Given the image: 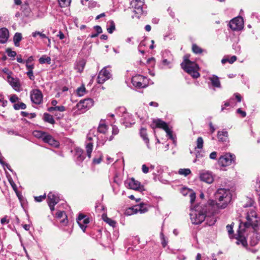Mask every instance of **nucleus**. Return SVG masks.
<instances>
[{
  "label": "nucleus",
  "instance_id": "nucleus-4",
  "mask_svg": "<svg viewBox=\"0 0 260 260\" xmlns=\"http://www.w3.org/2000/svg\"><path fill=\"white\" fill-rule=\"evenodd\" d=\"M181 67L185 72L190 75L193 78L196 79L200 77L198 65L190 61L186 56L184 57V60L181 63Z\"/></svg>",
  "mask_w": 260,
  "mask_h": 260
},
{
  "label": "nucleus",
  "instance_id": "nucleus-10",
  "mask_svg": "<svg viewBox=\"0 0 260 260\" xmlns=\"http://www.w3.org/2000/svg\"><path fill=\"white\" fill-rule=\"evenodd\" d=\"M200 179L208 184L212 183L214 181V178L211 172L207 170H201L199 171Z\"/></svg>",
  "mask_w": 260,
  "mask_h": 260
},
{
  "label": "nucleus",
  "instance_id": "nucleus-43",
  "mask_svg": "<svg viewBox=\"0 0 260 260\" xmlns=\"http://www.w3.org/2000/svg\"><path fill=\"white\" fill-rule=\"evenodd\" d=\"M86 92V88L84 86H81L77 89V93L79 96H83Z\"/></svg>",
  "mask_w": 260,
  "mask_h": 260
},
{
  "label": "nucleus",
  "instance_id": "nucleus-50",
  "mask_svg": "<svg viewBox=\"0 0 260 260\" xmlns=\"http://www.w3.org/2000/svg\"><path fill=\"white\" fill-rule=\"evenodd\" d=\"M167 133V135L169 137V138L173 141L174 142V138L172 134V132L169 129V127H167V129L165 130Z\"/></svg>",
  "mask_w": 260,
  "mask_h": 260
},
{
  "label": "nucleus",
  "instance_id": "nucleus-38",
  "mask_svg": "<svg viewBox=\"0 0 260 260\" xmlns=\"http://www.w3.org/2000/svg\"><path fill=\"white\" fill-rule=\"evenodd\" d=\"M178 174L186 177L191 174V171L189 169H180Z\"/></svg>",
  "mask_w": 260,
  "mask_h": 260
},
{
  "label": "nucleus",
  "instance_id": "nucleus-32",
  "mask_svg": "<svg viewBox=\"0 0 260 260\" xmlns=\"http://www.w3.org/2000/svg\"><path fill=\"white\" fill-rule=\"evenodd\" d=\"M47 110L51 113H54L55 111L64 112L66 110V108L63 106H55L49 107Z\"/></svg>",
  "mask_w": 260,
  "mask_h": 260
},
{
  "label": "nucleus",
  "instance_id": "nucleus-46",
  "mask_svg": "<svg viewBox=\"0 0 260 260\" xmlns=\"http://www.w3.org/2000/svg\"><path fill=\"white\" fill-rule=\"evenodd\" d=\"M204 141L202 137H198L197 140V147L196 148L202 149L203 147Z\"/></svg>",
  "mask_w": 260,
  "mask_h": 260
},
{
  "label": "nucleus",
  "instance_id": "nucleus-25",
  "mask_svg": "<svg viewBox=\"0 0 260 260\" xmlns=\"http://www.w3.org/2000/svg\"><path fill=\"white\" fill-rule=\"evenodd\" d=\"M21 9L24 16L29 17L31 14V11L28 6L27 2H25L21 6Z\"/></svg>",
  "mask_w": 260,
  "mask_h": 260
},
{
  "label": "nucleus",
  "instance_id": "nucleus-23",
  "mask_svg": "<svg viewBox=\"0 0 260 260\" xmlns=\"http://www.w3.org/2000/svg\"><path fill=\"white\" fill-rule=\"evenodd\" d=\"M55 217L58 219H60L62 218L63 219L60 221V223L63 225H66L67 224V216L64 211H58L55 214Z\"/></svg>",
  "mask_w": 260,
  "mask_h": 260
},
{
  "label": "nucleus",
  "instance_id": "nucleus-26",
  "mask_svg": "<svg viewBox=\"0 0 260 260\" xmlns=\"http://www.w3.org/2000/svg\"><path fill=\"white\" fill-rule=\"evenodd\" d=\"M210 210L208 211L205 220H206L207 224L211 226L215 223L216 219L214 216L213 215L212 212H210Z\"/></svg>",
  "mask_w": 260,
  "mask_h": 260
},
{
  "label": "nucleus",
  "instance_id": "nucleus-1",
  "mask_svg": "<svg viewBox=\"0 0 260 260\" xmlns=\"http://www.w3.org/2000/svg\"><path fill=\"white\" fill-rule=\"evenodd\" d=\"M246 218L245 222L240 223L239 230L235 237L237 240L236 243L237 245L241 244L244 247L247 246L246 239L243 233L244 229L251 227L254 232H257L258 226L260 224V218L254 208L250 209L247 211Z\"/></svg>",
  "mask_w": 260,
  "mask_h": 260
},
{
  "label": "nucleus",
  "instance_id": "nucleus-29",
  "mask_svg": "<svg viewBox=\"0 0 260 260\" xmlns=\"http://www.w3.org/2000/svg\"><path fill=\"white\" fill-rule=\"evenodd\" d=\"M209 80L211 81L213 86L217 88L220 87V82L217 76L215 75H212V76L209 77Z\"/></svg>",
  "mask_w": 260,
  "mask_h": 260
},
{
  "label": "nucleus",
  "instance_id": "nucleus-14",
  "mask_svg": "<svg viewBox=\"0 0 260 260\" xmlns=\"http://www.w3.org/2000/svg\"><path fill=\"white\" fill-rule=\"evenodd\" d=\"M116 113L121 117H123L122 122L125 125V126H129L135 123V122H132L130 121L126 120V117L125 116L129 117V114L126 112L125 107H121L118 108L117 109H116Z\"/></svg>",
  "mask_w": 260,
  "mask_h": 260
},
{
  "label": "nucleus",
  "instance_id": "nucleus-61",
  "mask_svg": "<svg viewBox=\"0 0 260 260\" xmlns=\"http://www.w3.org/2000/svg\"><path fill=\"white\" fill-rule=\"evenodd\" d=\"M237 113L241 114L242 117H245L246 116V112L242 111L240 108H239L237 110Z\"/></svg>",
  "mask_w": 260,
  "mask_h": 260
},
{
  "label": "nucleus",
  "instance_id": "nucleus-55",
  "mask_svg": "<svg viewBox=\"0 0 260 260\" xmlns=\"http://www.w3.org/2000/svg\"><path fill=\"white\" fill-rule=\"evenodd\" d=\"M0 163L3 165L4 169H5V168H7L10 171L12 172V170L11 169L10 166L8 164L4 162V161H3V160H2L1 159H0Z\"/></svg>",
  "mask_w": 260,
  "mask_h": 260
},
{
  "label": "nucleus",
  "instance_id": "nucleus-15",
  "mask_svg": "<svg viewBox=\"0 0 260 260\" xmlns=\"http://www.w3.org/2000/svg\"><path fill=\"white\" fill-rule=\"evenodd\" d=\"M31 102L37 105L40 104L43 100V94L39 89L33 90L30 93Z\"/></svg>",
  "mask_w": 260,
  "mask_h": 260
},
{
  "label": "nucleus",
  "instance_id": "nucleus-49",
  "mask_svg": "<svg viewBox=\"0 0 260 260\" xmlns=\"http://www.w3.org/2000/svg\"><path fill=\"white\" fill-rule=\"evenodd\" d=\"M6 52L9 57H14L16 55V52L14 51H12L10 48H8L6 49Z\"/></svg>",
  "mask_w": 260,
  "mask_h": 260
},
{
  "label": "nucleus",
  "instance_id": "nucleus-13",
  "mask_svg": "<svg viewBox=\"0 0 260 260\" xmlns=\"http://www.w3.org/2000/svg\"><path fill=\"white\" fill-rule=\"evenodd\" d=\"M125 184L128 186L129 188L139 191L144 190V186L141 185L140 182L136 180L134 178H132L127 180Z\"/></svg>",
  "mask_w": 260,
  "mask_h": 260
},
{
  "label": "nucleus",
  "instance_id": "nucleus-51",
  "mask_svg": "<svg viewBox=\"0 0 260 260\" xmlns=\"http://www.w3.org/2000/svg\"><path fill=\"white\" fill-rule=\"evenodd\" d=\"M58 3L60 7L64 8L68 6L69 3H68L67 0H58Z\"/></svg>",
  "mask_w": 260,
  "mask_h": 260
},
{
  "label": "nucleus",
  "instance_id": "nucleus-22",
  "mask_svg": "<svg viewBox=\"0 0 260 260\" xmlns=\"http://www.w3.org/2000/svg\"><path fill=\"white\" fill-rule=\"evenodd\" d=\"M42 140L44 142L47 143L50 145L55 147L58 146V142L55 141L51 135H48L46 133H45Z\"/></svg>",
  "mask_w": 260,
  "mask_h": 260
},
{
  "label": "nucleus",
  "instance_id": "nucleus-63",
  "mask_svg": "<svg viewBox=\"0 0 260 260\" xmlns=\"http://www.w3.org/2000/svg\"><path fill=\"white\" fill-rule=\"evenodd\" d=\"M142 171L144 173L146 174L149 172V168L147 167V166L145 164L142 165Z\"/></svg>",
  "mask_w": 260,
  "mask_h": 260
},
{
  "label": "nucleus",
  "instance_id": "nucleus-57",
  "mask_svg": "<svg viewBox=\"0 0 260 260\" xmlns=\"http://www.w3.org/2000/svg\"><path fill=\"white\" fill-rule=\"evenodd\" d=\"M256 188L257 192L260 193V176L256 180Z\"/></svg>",
  "mask_w": 260,
  "mask_h": 260
},
{
  "label": "nucleus",
  "instance_id": "nucleus-42",
  "mask_svg": "<svg viewBox=\"0 0 260 260\" xmlns=\"http://www.w3.org/2000/svg\"><path fill=\"white\" fill-rule=\"evenodd\" d=\"M15 110H18L19 109H25L26 108V105L23 103H19L15 104L13 106Z\"/></svg>",
  "mask_w": 260,
  "mask_h": 260
},
{
  "label": "nucleus",
  "instance_id": "nucleus-27",
  "mask_svg": "<svg viewBox=\"0 0 260 260\" xmlns=\"http://www.w3.org/2000/svg\"><path fill=\"white\" fill-rule=\"evenodd\" d=\"M217 137L219 141L222 142H226L228 139V133L225 130L218 131L217 134Z\"/></svg>",
  "mask_w": 260,
  "mask_h": 260
},
{
  "label": "nucleus",
  "instance_id": "nucleus-56",
  "mask_svg": "<svg viewBox=\"0 0 260 260\" xmlns=\"http://www.w3.org/2000/svg\"><path fill=\"white\" fill-rule=\"evenodd\" d=\"M189 197L190 198V202L191 204L193 203L194 202V201L196 200V198L195 193H194V192L190 193Z\"/></svg>",
  "mask_w": 260,
  "mask_h": 260
},
{
  "label": "nucleus",
  "instance_id": "nucleus-59",
  "mask_svg": "<svg viewBox=\"0 0 260 260\" xmlns=\"http://www.w3.org/2000/svg\"><path fill=\"white\" fill-rule=\"evenodd\" d=\"M102 155H100V157L98 158H94L93 159V163L94 164H99L102 161Z\"/></svg>",
  "mask_w": 260,
  "mask_h": 260
},
{
  "label": "nucleus",
  "instance_id": "nucleus-20",
  "mask_svg": "<svg viewBox=\"0 0 260 260\" xmlns=\"http://www.w3.org/2000/svg\"><path fill=\"white\" fill-rule=\"evenodd\" d=\"M9 37V32L8 29L2 28L0 29V43H6Z\"/></svg>",
  "mask_w": 260,
  "mask_h": 260
},
{
  "label": "nucleus",
  "instance_id": "nucleus-37",
  "mask_svg": "<svg viewBox=\"0 0 260 260\" xmlns=\"http://www.w3.org/2000/svg\"><path fill=\"white\" fill-rule=\"evenodd\" d=\"M108 26L107 30L109 34H112L115 29V23L113 20H110L108 22Z\"/></svg>",
  "mask_w": 260,
  "mask_h": 260
},
{
  "label": "nucleus",
  "instance_id": "nucleus-6",
  "mask_svg": "<svg viewBox=\"0 0 260 260\" xmlns=\"http://www.w3.org/2000/svg\"><path fill=\"white\" fill-rule=\"evenodd\" d=\"M133 85L138 88H145L147 86L148 80L143 76L137 75L132 77Z\"/></svg>",
  "mask_w": 260,
  "mask_h": 260
},
{
  "label": "nucleus",
  "instance_id": "nucleus-45",
  "mask_svg": "<svg viewBox=\"0 0 260 260\" xmlns=\"http://www.w3.org/2000/svg\"><path fill=\"white\" fill-rule=\"evenodd\" d=\"M9 182L10 184H11L12 187L13 188V190L15 191V192L17 194V196L20 199V195L18 191L17 185L15 184V183L14 182V181L12 180V179L11 178L9 179Z\"/></svg>",
  "mask_w": 260,
  "mask_h": 260
},
{
  "label": "nucleus",
  "instance_id": "nucleus-58",
  "mask_svg": "<svg viewBox=\"0 0 260 260\" xmlns=\"http://www.w3.org/2000/svg\"><path fill=\"white\" fill-rule=\"evenodd\" d=\"M96 5H97V3L93 1H89V3H88V7L89 8H94L96 6Z\"/></svg>",
  "mask_w": 260,
  "mask_h": 260
},
{
  "label": "nucleus",
  "instance_id": "nucleus-31",
  "mask_svg": "<svg viewBox=\"0 0 260 260\" xmlns=\"http://www.w3.org/2000/svg\"><path fill=\"white\" fill-rule=\"evenodd\" d=\"M22 39V34L20 32H16L15 34L13 37V41L14 45L18 47L20 46V42Z\"/></svg>",
  "mask_w": 260,
  "mask_h": 260
},
{
  "label": "nucleus",
  "instance_id": "nucleus-28",
  "mask_svg": "<svg viewBox=\"0 0 260 260\" xmlns=\"http://www.w3.org/2000/svg\"><path fill=\"white\" fill-rule=\"evenodd\" d=\"M85 63V61L83 59L77 61L75 64V69L78 72L81 73L84 70Z\"/></svg>",
  "mask_w": 260,
  "mask_h": 260
},
{
  "label": "nucleus",
  "instance_id": "nucleus-53",
  "mask_svg": "<svg viewBox=\"0 0 260 260\" xmlns=\"http://www.w3.org/2000/svg\"><path fill=\"white\" fill-rule=\"evenodd\" d=\"M19 98L16 94H13L10 98V101L11 103H14L19 101Z\"/></svg>",
  "mask_w": 260,
  "mask_h": 260
},
{
  "label": "nucleus",
  "instance_id": "nucleus-30",
  "mask_svg": "<svg viewBox=\"0 0 260 260\" xmlns=\"http://www.w3.org/2000/svg\"><path fill=\"white\" fill-rule=\"evenodd\" d=\"M136 212L140 213H144L148 211L147 205L144 203H141L135 206Z\"/></svg>",
  "mask_w": 260,
  "mask_h": 260
},
{
  "label": "nucleus",
  "instance_id": "nucleus-3",
  "mask_svg": "<svg viewBox=\"0 0 260 260\" xmlns=\"http://www.w3.org/2000/svg\"><path fill=\"white\" fill-rule=\"evenodd\" d=\"M216 205L218 208L224 209L232 199L230 190L225 188H219L215 193Z\"/></svg>",
  "mask_w": 260,
  "mask_h": 260
},
{
  "label": "nucleus",
  "instance_id": "nucleus-17",
  "mask_svg": "<svg viewBox=\"0 0 260 260\" xmlns=\"http://www.w3.org/2000/svg\"><path fill=\"white\" fill-rule=\"evenodd\" d=\"M34 60V57L32 56H29L28 59L26 60V67L27 69L28 70V72L26 73L27 75L28 76L29 78L34 80L35 79V77L33 74V69L34 68V64H29V62H32Z\"/></svg>",
  "mask_w": 260,
  "mask_h": 260
},
{
  "label": "nucleus",
  "instance_id": "nucleus-62",
  "mask_svg": "<svg viewBox=\"0 0 260 260\" xmlns=\"http://www.w3.org/2000/svg\"><path fill=\"white\" fill-rule=\"evenodd\" d=\"M160 236H161V243H162V246L164 247H165L167 245V242L166 241V240L165 239L164 235H163V234L162 233L160 234Z\"/></svg>",
  "mask_w": 260,
  "mask_h": 260
},
{
  "label": "nucleus",
  "instance_id": "nucleus-54",
  "mask_svg": "<svg viewBox=\"0 0 260 260\" xmlns=\"http://www.w3.org/2000/svg\"><path fill=\"white\" fill-rule=\"evenodd\" d=\"M46 198V194L43 196H40L38 197H35V200L36 202H40Z\"/></svg>",
  "mask_w": 260,
  "mask_h": 260
},
{
  "label": "nucleus",
  "instance_id": "nucleus-5",
  "mask_svg": "<svg viewBox=\"0 0 260 260\" xmlns=\"http://www.w3.org/2000/svg\"><path fill=\"white\" fill-rule=\"evenodd\" d=\"M95 129H91L87 135V140L85 142V148L87 155L89 158H91V153L93 150V138H95L99 140L98 137H96L95 134Z\"/></svg>",
  "mask_w": 260,
  "mask_h": 260
},
{
  "label": "nucleus",
  "instance_id": "nucleus-34",
  "mask_svg": "<svg viewBox=\"0 0 260 260\" xmlns=\"http://www.w3.org/2000/svg\"><path fill=\"white\" fill-rule=\"evenodd\" d=\"M108 129V126L107 125L103 122H101L99 124L98 128V132L96 133H100L103 134H106Z\"/></svg>",
  "mask_w": 260,
  "mask_h": 260
},
{
  "label": "nucleus",
  "instance_id": "nucleus-44",
  "mask_svg": "<svg viewBox=\"0 0 260 260\" xmlns=\"http://www.w3.org/2000/svg\"><path fill=\"white\" fill-rule=\"evenodd\" d=\"M45 133L42 131L36 130L33 132V135L36 138L43 139Z\"/></svg>",
  "mask_w": 260,
  "mask_h": 260
},
{
  "label": "nucleus",
  "instance_id": "nucleus-12",
  "mask_svg": "<svg viewBox=\"0 0 260 260\" xmlns=\"http://www.w3.org/2000/svg\"><path fill=\"white\" fill-rule=\"evenodd\" d=\"M230 27L233 30H241L243 26V20L242 17H237L230 21Z\"/></svg>",
  "mask_w": 260,
  "mask_h": 260
},
{
  "label": "nucleus",
  "instance_id": "nucleus-33",
  "mask_svg": "<svg viewBox=\"0 0 260 260\" xmlns=\"http://www.w3.org/2000/svg\"><path fill=\"white\" fill-rule=\"evenodd\" d=\"M43 120L48 123L53 124L55 123V120L53 116L49 113H45L43 115Z\"/></svg>",
  "mask_w": 260,
  "mask_h": 260
},
{
  "label": "nucleus",
  "instance_id": "nucleus-18",
  "mask_svg": "<svg viewBox=\"0 0 260 260\" xmlns=\"http://www.w3.org/2000/svg\"><path fill=\"white\" fill-rule=\"evenodd\" d=\"M8 81L13 87V88L16 91H20L21 90V84L18 78H15L10 76H8Z\"/></svg>",
  "mask_w": 260,
  "mask_h": 260
},
{
  "label": "nucleus",
  "instance_id": "nucleus-9",
  "mask_svg": "<svg viewBox=\"0 0 260 260\" xmlns=\"http://www.w3.org/2000/svg\"><path fill=\"white\" fill-rule=\"evenodd\" d=\"M144 3L143 0H132L131 2V7L134 9V12L138 15V17L144 13Z\"/></svg>",
  "mask_w": 260,
  "mask_h": 260
},
{
  "label": "nucleus",
  "instance_id": "nucleus-40",
  "mask_svg": "<svg viewBox=\"0 0 260 260\" xmlns=\"http://www.w3.org/2000/svg\"><path fill=\"white\" fill-rule=\"evenodd\" d=\"M137 212L136 210V207L135 206L128 208L125 211V214L126 215H131L134 214H136Z\"/></svg>",
  "mask_w": 260,
  "mask_h": 260
},
{
  "label": "nucleus",
  "instance_id": "nucleus-8",
  "mask_svg": "<svg viewBox=\"0 0 260 260\" xmlns=\"http://www.w3.org/2000/svg\"><path fill=\"white\" fill-rule=\"evenodd\" d=\"M108 67H104L102 69L98 75L97 82L99 84H103L112 77L111 70H108Z\"/></svg>",
  "mask_w": 260,
  "mask_h": 260
},
{
  "label": "nucleus",
  "instance_id": "nucleus-41",
  "mask_svg": "<svg viewBox=\"0 0 260 260\" xmlns=\"http://www.w3.org/2000/svg\"><path fill=\"white\" fill-rule=\"evenodd\" d=\"M192 50L193 52V53H194L196 54H200L204 51L201 48H200L199 46H198L196 44L192 45Z\"/></svg>",
  "mask_w": 260,
  "mask_h": 260
},
{
  "label": "nucleus",
  "instance_id": "nucleus-21",
  "mask_svg": "<svg viewBox=\"0 0 260 260\" xmlns=\"http://www.w3.org/2000/svg\"><path fill=\"white\" fill-rule=\"evenodd\" d=\"M154 126L162 128L164 130L167 129V127H169L165 121L160 119H153V124H151V127L154 128Z\"/></svg>",
  "mask_w": 260,
  "mask_h": 260
},
{
  "label": "nucleus",
  "instance_id": "nucleus-16",
  "mask_svg": "<svg viewBox=\"0 0 260 260\" xmlns=\"http://www.w3.org/2000/svg\"><path fill=\"white\" fill-rule=\"evenodd\" d=\"M77 222L82 230L85 232L87 228V225L89 222V220L85 215L80 214L77 218Z\"/></svg>",
  "mask_w": 260,
  "mask_h": 260
},
{
  "label": "nucleus",
  "instance_id": "nucleus-48",
  "mask_svg": "<svg viewBox=\"0 0 260 260\" xmlns=\"http://www.w3.org/2000/svg\"><path fill=\"white\" fill-rule=\"evenodd\" d=\"M8 104V101L4 99V95L0 94V106L5 107Z\"/></svg>",
  "mask_w": 260,
  "mask_h": 260
},
{
  "label": "nucleus",
  "instance_id": "nucleus-64",
  "mask_svg": "<svg viewBox=\"0 0 260 260\" xmlns=\"http://www.w3.org/2000/svg\"><path fill=\"white\" fill-rule=\"evenodd\" d=\"M94 28L98 35L102 32V29L100 26L96 25Z\"/></svg>",
  "mask_w": 260,
  "mask_h": 260
},
{
  "label": "nucleus",
  "instance_id": "nucleus-24",
  "mask_svg": "<svg viewBox=\"0 0 260 260\" xmlns=\"http://www.w3.org/2000/svg\"><path fill=\"white\" fill-rule=\"evenodd\" d=\"M140 136L143 139L145 143H146L147 147L148 149L150 148L149 145V139L147 136L146 129L145 128H142L140 132Z\"/></svg>",
  "mask_w": 260,
  "mask_h": 260
},
{
  "label": "nucleus",
  "instance_id": "nucleus-11",
  "mask_svg": "<svg viewBox=\"0 0 260 260\" xmlns=\"http://www.w3.org/2000/svg\"><path fill=\"white\" fill-rule=\"evenodd\" d=\"M93 105V101L90 98L80 101L77 105V108L83 112L89 109Z\"/></svg>",
  "mask_w": 260,
  "mask_h": 260
},
{
  "label": "nucleus",
  "instance_id": "nucleus-39",
  "mask_svg": "<svg viewBox=\"0 0 260 260\" xmlns=\"http://www.w3.org/2000/svg\"><path fill=\"white\" fill-rule=\"evenodd\" d=\"M39 62L41 64H43L45 63H47L48 64H50L51 63V58L50 57H44L42 56L39 59Z\"/></svg>",
  "mask_w": 260,
  "mask_h": 260
},
{
  "label": "nucleus",
  "instance_id": "nucleus-19",
  "mask_svg": "<svg viewBox=\"0 0 260 260\" xmlns=\"http://www.w3.org/2000/svg\"><path fill=\"white\" fill-rule=\"evenodd\" d=\"M60 201L58 194L56 192H50L47 196V203L56 205Z\"/></svg>",
  "mask_w": 260,
  "mask_h": 260
},
{
  "label": "nucleus",
  "instance_id": "nucleus-60",
  "mask_svg": "<svg viewBox=\"0 0 260 260\" xmlns=\"http://www.w3.org/2000/svg\"><path fill=\"white\" fill-rule=\"evenodd\" d=\"M118 133H119V129H118V127L115 125H113L112 126V134L113 135H116L118 134Z\"/></svg>",
  "mask_w": 260,
  "mask_h": 260
},
{
  "label": "nucleus",
  "instance_id": "nucleus-52",
  "mask_svg": "<svg viewBox=\"0 0 260 260\" xmlns=\"http://www.w3.org/2000/svg\"><path fill=\"white\" fill-rule=\"evenodd\" d=\"M226 228L230 236L233 234V225L232 224L227 225Z\"/></svg>",
  "mask_w": 260,
  "mask_h": 260
},
{
  "label": "nucleus",
  "instance_id": "nucleus-36",
  "mask_svg": "<svg viewBox=\"0 0 260 260\" xmlns=\"http://www.w3.org/2000/svg\"><path fill=\"white\" fill-rule=\"evenodd\" d=\"M76 155L77 160L80 162H82L85 158L84 151L82 149L78 150L76 152Z\"/></svg>",
  "mask_w": 260,
  "mask_h": 260
},
{
  "label": "nucleus",
  "instance_id": "nucleus-7",
  "mask_svg": "<svg viewBox=\"0 0 260 260\" xmlns=\"http://www.w3.org/2000/svg\"><path fill=\"white\" fill-rule=\"evenodd\" d=\"M235 155L231 153H226L221 156L218 159V164L222 167H226L231 165L235 162Z\"/></svg>",
  "mask_w": 260,
  "mask_h": 260
},
{
  "label": "nucleus",
  "instance_id": "nucleus-35",
  "mask_svg": "<svg viewBox=\"0 0 260 260\" xmlns=\"http://www.w3.org/2000/svg\"><path fill=\"white\" fill-rule=\"evenodd\" d=\"M102 219L104 221L109 224L110 226L113 227L115 226V221L108 217L106 214H104L102 215Z\"/></svg>",
  "mask_w": 260,
  "mask_h": 260
},
{
  "label": "nucleus",
  "instance_id": "nucleus-2",
  "mask_svg": "<svg viewBox=\"0 0 260 260\" xmlns=\"http://www.w3.org/2000/svg\"><path fill=\"white\" fill-rule=\"evenodd\" d=\"M212 207L209 204H199L191 208L190 217L192 223L194 224H201L206 219L208 211L210 210Z\"/></svg>",
  "mask_w": 260,
  "mask_h": 260
},
{
  "label": "nucleus",
  "instance_id": "nucleus-47",
  "mask_svg": "<svg viewBox=\"0 0 260 260\" xmlns=\"http://www.w3.org/2000/svg\"><path fill=\"white\" fill-rule=\"evenodd\" d=\"M37 36H39L42 39L47 38V37L45 34H43L42 32H41L39 31H36L32 33V36L34 38H36Z\"/></svg>",
  "mask_w": 260,
  "mask_h": 260
}]
</instances>
